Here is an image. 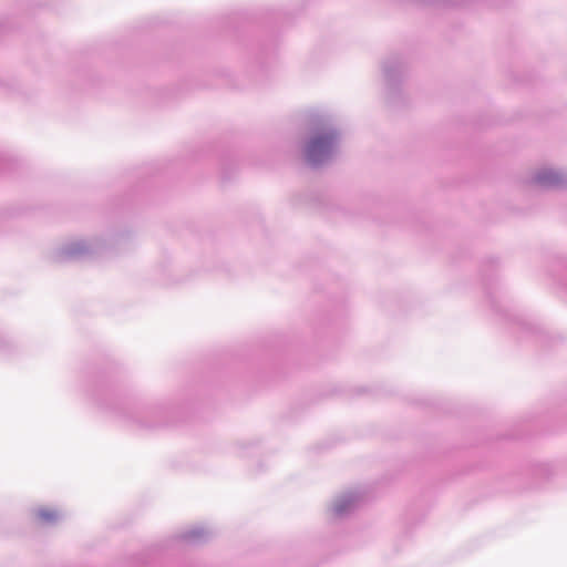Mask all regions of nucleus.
<instances>
[{
	"instance_id": "1",
	"label": "nucleus",
	"mask_w": 567,
	"mask_h": 567,
	"mask_svg": "<svg viewBox=\"0 0 567 567\" xmlns=\"http://www.w3.org/2000/svg\"><path fill=\"white\" fill-rule=\"evenodd\" d=\"M333 135L328 133L315 135L306 147V158L310 164H318L327 158L333 147Z\"/></svg>"
}]
</instances>
